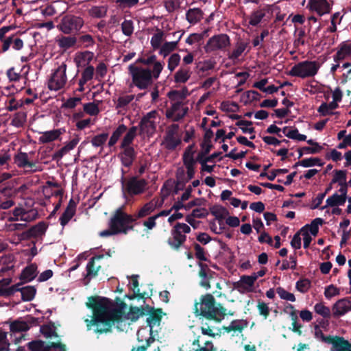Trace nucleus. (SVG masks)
Here are the masks:
<instances>
[{"mask_svg": "<svg viewBox=\"0 0 351 351\" xmlns=\"http://www.w3.org/2000/svg\"><path fill=\"white\" fill-rule=\"evenodd\" d=\"M116 304L119 308H112V302L106 298L90 296L86 305L92 309L93 315L90 320L86 319L88 330L95 326L94 332L98 334L107 333L112 331L114 323L122 322L123 311L126 304L120 298H116Z\"/></svg>", "mask_w": 351, "mask_h": 351, "instance_id": "nucleus-1", "label": "nucleus"}, {"mask_svg": "<svg viewBox=\"0 0 351 351\" xmlns=\"http://www.w3.org/2000/svg\"><path fill=\"white\" fill-rule=\"evenodd\" d=\"M194 313L208 320L221 322L226 315V309L220 303H217L210 293L203 295L199 301L195 303Z\"/></svg>", "mask_w": 351, "mask_h": 351, "instance_id": "nucleus-2", "label": "nucleus"}, {"mask_svg": "<svg viewBox=\"0 0 351 351\" xmlns=\"http://www.w3.org/2000/svg\"><path fill=\"white\" fill-rule=\"evenodd\" d=\"M137 126L131 127L123 138L120 149L121 152L118 154L121 165L125 167H130L136 158V152L132 146L135 137L137 135Z\"/></svg>", "mask_w": 351, "mask_h": 351, "instance_id": "nucleus-3", "label": "nucleus"}, {"mask_svg": "<svg viewBox=\"0 0 351 351\" xmlns=\"http://www.w3.org/2000/svg\"><path fill=\"white\" fill-rule=\"evenodd\" d=\"M132 83L140 90L147 89L153 83L152 70L149 68L137 66L134 64L128 66Z\"/></svg>", "mask_w": 351, "mask_h": 351, "instance_id": "nucleus-4", "label": "nucleus"}, {"mask_svg": "<svg viewBox=\"0 0 351 351\" xmlns=\"http://www.w3.org/2000/svg\"><path fill=\"white\" fill-rule=\"evenodd\" d=\"M84 25L83 18L73 14H66L63 16L58 24L57 28L64 34H75Z\"/></svg>", "mask_w": 351, "mask_h": 351, "instance_id": "nucleus-5", "label": "nucleus"}, {"mask_svg": "<svg viewBox=\"0 0 351 351\" xmlns=\"http://www.w3.org/2000/svg\"><path fill=\"white\" fill-rule=\"evenodd\" d=\"M124 174L125 171L122 169V177L121 178L122 189L130 196L141 195L146 191L148 182L145 179H139L138 176H132L126 181Z\"/></svg>", "mask_w": 351, "mask_h": 351, "instance_id": "nucleus-6", "label": "nucleus"}, {"mask_svg": "<svg viewBox=\"0 0 351 351\" xmlns=\"http://www.w3.org/2000/svg\"><path fill=\"white\" fill-rule=\"evenodd\" d=\"M319 69V64L317 61L305 60L295 64L288 72V75L306 78L315 75Z\"/></svg>", "mask_w": 351, "mask_h": 351, "instance_id": "nucleus-7", "label": "nucleus"}, {"mask_svg": "<svg viewBox=\"0 0 351 351\" xmlns=\"http://www.w3.org/2000/svg\"><path fill=\"white\" fill-rule=\"evenodd\" d=\"M136 221V218L123 211V206L117 208L112 214L110 221L109 226H112L115 232L121 234V228H124L126 223H132Z\"/></svg>", "mask_w": 351, "mask_h": 351, "instance_id": "nucleus-8", "label": "nucleus"}, {"mask_svg": "<svg viewBox=\"0 0 351 351\" xmlns=\"http://www.w3.org/2000/svg\"><path fill=\"white\" fill-rule=\"evenodd\" d=\"M66 65L62 63L52 73L48 82V88L51 90H59L66 84Z\"/></svg>", "mask_w": 351, "mask_h": 351, "instance_id": "nucleus-9", "label": "nucleus"}, {"mask_svg": "<svg viewBox=\"0 0 351 351\" xmlns=\"http://www.w3.org/2000/svg\"><path fill=\"white\" fill-rule=\"evenodd\" d=\"M230 45L229 36L225 34H219L210 38L204 46L206 53H211L218 50H224Z\"/></svg>", "mask_w": 351, "mask_h": 351, "instance_id": "nucleus-10", "label": "nucleus"}, {"mask_svg": "<svg viewBox=\"0 0 351 351\" xmlns=\"http://www.w3.org/2000/svg\"><path fill=\"white\" fill-rule=\"evenodd\" d=\"M38 324V318L28 315L25 316L23 319H18L12 322L10 325V329L13 333L26 332L29 330L32 326H35Z\"/></svg>", "mask_w": 351, "mask_h": 351, "instance_id": "nucleus-11", "label": "nucleus"}, {"mask_svg": "<svg viewBox=\"0 0 351 351\" xmlns=\"http://www.w3.org/2000/svg\"><path fill=\"white\" fill-rule=\"evenodd\" d=\"M48 224L45 221H40L37 224L32 226L28 230L23 231L18 234V241L16 243L22 241L29 240L32 238H37L45 235Z\"/></svg>", "mask_w": 351, "mask_h": 351, "instance_id": "nucleus-12", "label": "nucleus"}, {"mask_svg": "<svg viewBox=\"0 0 351 351\" xmlns=\"http://www.w3.org/2000/svg\"><path fill=\"white\" fill-rule=\"evenodd\" d=\"M146 314L149 315L146 319L147 326L150 328L149 332L153 334V328L156 325H160L162 318V308H154L149 305L145 306Z\"/></svg>", "mask_w": 351, "mask_h": 351, "instance_id": "nucleus-13", "label": "nucleus"}, {"mask_svg": "<svg viewBox=\"0 0 351 351\" xmlns=\"http://www.w3.org/2000/svg\"><path fill=\"white\" fill-rule=\"evenodd\" d=\"M306 8L322 16L330 12L332 5L327 0H309Z\"/></svg>", "mask_w": 351, "mask_h": 351, "instance_id": "nucleus-14", "label": "nucleus"}, {"mask_svg": "<svg viewBox=\"0 0 351 351\" xmlns=\"http://www.w3.org/2000/svg\"><path fill=\"white\" fill-rule=\"evenodd\" d=\"M182 105V101H175L169 108L166 110V117L174 122H178L182 119L188 112V108H182V112H178Z\"/></svg>", "mask_w": 351, "mask_h": 351, "instance_id": "nucleus-15", "label": "nucleus"}, {"mask_svg": "<svg viewBox=\"0 0 351 351\" xmlns=\"http://www.w3.org/2000/svg\"><path fill=\"white\" fill-rule=\"evenodd\" d=\"M269 12L267 5L259 7L257 10H253L249 16V25L256 27L261 22L267 21V14Z\"/></svg>", "mask_w": 351, "mask_h": 351, "instance_id": "nucleus-16", "label": "nucleus"}, {"mask_svg": "<svg viewBox=\"0 0 351 351\" xmlns=\"http://www.w3.org/2000/svg\"><path fill=\"white\" fill-rule=\"evenodd\" d=\"M327 344L331 345L330 351H351V343L343 337L332 335Z\"/></svg>", "mask_w": 351, "mask_h": 351, "instance_id": "nucleus-17", "label": "nucleus"}, {"mask_svg": "<svg viewBox=\"0 0 351 351\" xmlns=\"http://www.w3.org/2000/svg\"><path fill=\"white\" fill-rule=\"evenodd\" d=\"M332 310L334 317L343 316L351 311V302L347 298L340 299L332 305Z\"/></svg>", "mask_w": 351, "mask_h": 351, "instance_id": "nucleus-18", "label": "nucleus"}, {"mask_svg": "<svg viewBox=\"0 0 351 351\" xmlns=\"http://www.w3.org/2000/svg\"><path fill=\"white\" fill-rule=\"evenodd\" d=\"M171 237L167 240L168 245L171 249L174 250H178L181 246L185 243L186 240V236L183 234H180L176 229L173 228L171 230Z\"/></svg>", "mask_w": 351, "mask_h": 351, "instance_id": "nucleus-19", "label": "nucleus"}, {"mask_svg": "<svg viewBox=\"0 0 351 351\" xmlns=\"http://www.w3.org/2000/svg\"><path fill=\"white\" fill-rule=\"evenodd\" d=\"M22 282H18L14 285V287L16 289V292H21V300L24 302L32 301L36 293V289L34 286L21 287Z\"/></svg>", "mask_w": 351, "mask_h": 351, "instance_id": "nucleus-20", "label": "nucleus"}, {"mask_svg": "<svg viewBox=\"0 0 351 351\" xmlns=\"http://www.w3.org/2000/svg\"><path fill=\"white\" fill-rule=\"evenodd\" d=\"M349 57H351V42H342L337 47V51L334 56V61L339 62Z\"/></svg>", "mask_w": 351, "mask_h": 351, "instance_id": "nucleus-21", "label": "nucleus"}, {"mask_svg": "<svg viewBox=\"0 0 351 351\" xmlns=\"http://www.w3.org/2000/svg\"><path fill=\"white\" fill-rule=\"evenodd\" d=\"M76 212V203L71 198L69 204L65 208L64 213L62 214L61 217L59 219L60 223L62 227H64L69 221L72 219V217L75 215Z\"/></svg>", "mask_w": 351, "mask_h": 351, "instance_id": "nucleus-22", "label": "nucleus"}, {"mask_svg": "<svg viewBox=\"0 0 351 351\" xmlns=\"http://www.w3.org/2000/svg\"><path fill=\"white\" fill-rule=\"evenodd\" d=\"M37 265L32 263L26 266L21 271L20 275V280H23L25 282H29L33 280L37 276Z\"/></svg>", "mask_w": 351, "mask_h": 351, "instance_id": "nucleus-23", "label": "nucleus"}, {"mask_svg": "<svg viewBox=\"0 0 351 351\" xmlns=\"http://www.w3.org/2000/svg\"><path fill=\"white\" fill-rule=\"evenodd\" d=\"M56 43L60 48L64 50L77 46V40L75 36H59L57 37Z\"/></svg>", "mask_w": 351, "mask_h": 351, "instance_id": "nucleus-24", "label": "nucleus"}, {"mask_svg": "<svg viewBox=\"0 0 351 351\" xmlns=\"http://www.w3.org/2000/svg\"><path fill=\"white\" fill-rule=\"evenodd\" d=\"M210 152V146H207L204 150H202L198 153L197 156V162H215V158L219 157L221 152H214L212 154L207 156Z\"/></svg>", "mask_w": 351, "mask_h": 351, "instance_id": "nucleus-25", "label": "nucleus"}, {"mask_svg": "<svg viewBox=\"0 0 351 351\" xmlns=\"http://www.w3.org/2000/svg\"><path fill=\"white\" fill-rule=\"evenodd\" d=\"M210 213L215 217V219L218 220L220 226L223 225V220L226 215H229L228 210L220 206L214 205L210 208Z\"/></svg>", "mask_w": 351, "mask_h": 351, "instance_id": "nucleus-26", "label": "nucleus"}, {"mask_svg": "<svg viewBox=\"0 0 351 351\" xmlns=\"http://www.w3.org/2000/svg\"><path fill=\"white\" fill-rule=\"evenodd\" d=\"M191 74L189 68L181 66L174 74V82L178 84H184L191 77Z\"/></svg>", "mask_w": 351, "mask_h": 351, "instance_id": "nucleus-27", "label": "nucleus"}, {"mask_svg": "<svg viewBox=\"0 0 351 351\" xmlns=\"http://www.w3.org/2000/svg\"><path fill=\"white\" fill-rule=\"evenodd\" d=\"M76 40L77 47L80 48H88L93 47L95 43L93 37L88 34L78 35Z\"/></svg>", "mask_w": 351, "mask_h": 351, "instance_id": "nucleus-28", "label": "nucleus"}, {"mask_svg": "<svg viewBox=\"0 0 351 351\" xmlns=\"http://www.w3.org/2000/svg\"><path fill=\"white\" fill-rule=\"evenodd\" d=\"M128 128L126 125H125L124 124H121L119 125L114 130V132H112L110 139H109V141H108V145L111 147H113L117 143V141L119 140V138H121V136L124 134V133H127L128 132Z\"/></svg>", "mask_w": 351, "mask_h": 351, "instance_id": "nucleus-29", "label": "nucleus"}, {"mask_svg": "<svg viewBox=\"0 0 351 351\" xmlns=\"http://www.w3.org/2000/svg\"><path fill=\"white\" fill-rule=\"evenodd\" d=\"M346 198L342 195H338L337 193L328 197L326 201V205L322 207L321 209L324 210L326 207H335L338 206H343L346 203Z\"/></svg>", "mask_w": 351, "mask_h": 351, "instance_id": "nucleus-30", "label": "nucleus"}, {"mask_svg": "<svg viewBox=\"0 0 351 351\" xmlns=\"http://www.w3.org/2000/svg\"><path fill=\"white\" fill-rule=\"evenodd\" d=\"M324 221L322 218H315L311 224H306L300 229V232H311L313 236H316L319 232V226L322 225Z\"/></svg>", "mask_w": 351, "mask_h": 351, "instance_id": "nucleus-31", "label": "nucleus"}, {"mask_svg": "<svg viewBox=\"0 0 351 351\" xmlns=\"http://www.w3.org/2000/svg\"><path fill=\"white\" fill-rule=\"evenodd\" d=\"M182 35L183 34H181L176 41L165 42L160 48V55L165 58L173 51L177 48L178 41L181 39Z\"/></svg>", "mask_w": 351, "mask_h": 351, "instance_id": "nucleus-32", "label": "nucleus"}, {"mask_svg": "<svg viewBox=\"0 0 351 351\" xmlns=\"http://www.w3.org/2000/svg\"><path fill=\"white\" fill-rule=\"evenodd\" d=\"M203 12L199 8H191L186 12V17L189 23L195 24L203 18Z\"/></svg>", "mask_w": 351, "mask_h": 351, "instance_id": "nucleus-33", "label": "nucleus"}, {"mask_svg": "<svg viewBox=\"0 0 351 351\" xmlns=\"http://www.w3.org/2000/svg\"><path fill=\"white\" fill-rule=\"evenodd\" d=\"M104 255H97L93 257H92L90 261H88L87 265H86V271H87V276H91L95 277L97 275L98 271L99 270L101 266H95V261L96 260H100L104 258Z\"/></svg>", "mask_w": 351, "mask_h": 351, "instance_id": "nucleus-34", "label": "nucleus"}, {"mask_svg": "<svg viewBox=\"0 0 351 351\" xmlns=\"http://www.w3.org/2000/svg\"><path fill=\"white\" fill-rule=\"evenodd\" d=\"M140 130L142 133H154L156 130V123L154 121L141 119L139 123Z\"/></svg>", "mask_w": 351, "mask_h": 351, "instance_id": "nucleus-35", "label": "nucleus"}, {"mask_svg": "<svg viewBox=\"0 0 351 351\" xmlns=\"http://www.w3.org/2000/svg\"><path fill=\"white\" fill-rule=\"evenodd\" d=\"M60 134L61 132L59 130L47 131L43 133L41 136H40L39 141L42 143H47L58 139Z\"/></svg>", "mask_w": 351, "mask_h": 351, "instance_id": "nucleus-36", "label": "nucleus"}, {"mask_svg": "<svg viewBox=\"0 0 351 351\" xmlns=\"http://www.w3.org/2000/svg\"><path fill=\"white\" fill-rule=\"evenodd\" d=\"M146 314V308L143 307L130 306L128 318L132 322H136L141 316Z\"/></svg>", "mask_w": 351, "mask_h": 351, "instance_id": "nucleus-37", "label": "nucleus"}, {"mask_svg": "<svg viewBox=\"0 0 351 351\" xmlns=\"http://www.w3.org/2000/svg\"><path fill=\"white\" fill-rule=\"evenodd\" d=\"M55 330V324L51 321L40 327V332L46 338H50L53 336L58 337V335Z\"/></svg>", "mask_w": 351, "mask_h": 351, "instance_id": "nucleus-38", "label": "nucleus"}, {"mask_svg": "<svg viewBox=\"0 0 351 351\" xmlns=\"http://www.w3.org/2000/svg\"><path fill=\"white\" fill-rule=\"evenodd\" d=\"M181 139L176 136H164L163 143L168 150H174L181 144Z\"/></svg>", "mask_w": 351, "mask_h": 351, "instance_id": "nucleus-39", "label": "nucleus"}, {"mask_svg": "<svg viewBox=\"0 0 351 351\" xmlns=\"http://www.w3.org/2000/svg\"><path fill=\"white\" fill-rule=\"evenodd\" d=\"M154 210H155V206L152 202H150L145 204L139 210V211L136 214L134 215L133 216L136 218V220L137 219L143 218V217H146L147 215H149Z\"/></svg>", "mask_w": 351, "mask_h": 351, "instance_id": "nucleus-40", "label": "nucleus"}, {"mask_svg": "<svg viewBox=\"0 0 351 351\" xmlns=\"http://www.w3.org/2000/svg\"><path fill=\"white\" fill-rule=\"evenodd\" d=\"M108 12V6H93L89 10V14L94 18H103L104 17Z\"/></svg>", "mask_w": 351, "mask_h": 351, "instance_id": "nucleus-41", "label": "nucleus"}, {"mask_svg": "<svg viewBox=\"0 0 351 351\" xmlns=\"http://www.w3.org/2000/svg\"><path fill=\"white\" fill-rule=\"evenodd\" d=\"M247 43L240 42L237 43L236 49L232 51L231 53L228 54V58L232 60H235L244 52L247 48Z\"/></svg>", "mask_w": 351, "mask_h": 351, "instance_id": "nucleus-42", "label": "nucleus"}, {"mask_svg": "<svg viewBox=\"0 0 351 351\" xmlns=\"http://www.w3.org/2000/svg\"><path fill=\"white\" fill-rule=\"evenodd\" d=\"M256 280V277L253 274L251 276L243 275L241 277V279L239 282L234 283V287L239 289V287H243V285H245L248 287H252L254 285Z\"/></svg>", "mask_w": 351, "mask_h": 351, "instance_id": "nucleus-43", "label": "nucleus"}, {"mask_svg": "<svg viewBox=\"0 0 351 351\" xmlns=\"http://www.w3.org/2000/svg\"><path fill=\"white\" fill-rule=\"evenodd\" d=\"M314 311L325 319H330L331 317L330 309L322 302L317 303L314 306Z\"/></svg>", "mask_w": 351, "mask_h": 351, "instance_id": "nucleus-44", "label": "nucleus"}, {"mask_svg": "<svg viewBox=\"0 0 351 351\" xmlns=\"http://www.w3.org/2000/svg\"><path fill=\"white\" fill-rule=\"evenodd\" d=\"M134 99V95L120 96L115 101L116 109H124Z\"/></svg>", "mask_w": 351, "mask_h": 351, "instance_id": "nucleus-45", "label": "nucleus"}, {"mask_svg": "<svg viewBox=\"0 0 351 351\" xmlns=\"http://www.w3.org/2000/svg\"><path fill=\"white\" fill-rule=\"evenodd\" d=\"M343 15L340 16V12L334 13L330 18L331 25L328 28V32L334 33L337 30V24H340Z\"/></svg>", "mask_w": 351, "mask_h": 351, "instance_id": "nucleus-46", "label": "nucleus"}, {"mask_svg": "<svg viewBox=\"0 0 351 351\" xmlns=\"http://www.w3.org/2000/svg\"><path fill=\"white\" fill-rule=\"evenodd\" d=\"M311 286V282L308 278H302L297 281L295 289L300 293H306Z\"/></svg>", "mask_w": 351, "mask_h": 351, "instance_id": "nucleus-47", "label": "nucleus"}, {"mask_svg": "<svg viewBox=\"0 0 351 351\" xmlns=\"http://www.w3.org/2000/svg\"><path fill=\"white\" fill-rule=\"evenodd\" d=\"M332 335H325L321 328H319V325L314 326V337L318 341L327 344L330 341V338Z\"/></svg>", "mask_w": 351, "mask_h": 351, "instance_id": "nucleus-48", "label": "nucleus"}, {"mask_svg": "<svg viewBox=\"0 0 351 351\" xmlns=\"http://www.w3.org/2000/svg\"><path fill=\"white\" fill-rule=\"evenodd\" d=\"M108 138V133L104 132L93 136L90 142L93 147H101L106 142Z\"/></svg>", "mask_w": 351, "mask_h": 351, "instance_id": "nucleus-49", "label": "nucleus"}, {"mask_svg": "<svg viewBox=\"0 0 351 351\" xmlns=\"http://www.w3.org/2000/svg\"><path fill=\"white\" fill-rule=\"evenodd\" d=\"M276 292L282 300L290 302H295L296 300L293 293L287 291L283 287H277L276 289Z\"/></svg>", "mask_w": 351, "mask_h": 351, "instance_id": "nucleus-50", "label": "nucleus"}, {"mask_svg": "<svg viewBox=\"0 0 351 351\" xmlns=\"http://www.w3.org/2000/svg\"><path fill=\"white\" fill-rule=\"evenodd\" d=\"M300 163H301L302 167H311L315 165L322 167L324 164L319 158H304L300 160Z\"/></svg>", "mask_w": 351, "mask_h": 351, "instance_id": "nucleus-51", "label": "nucleus"}, {"mask_svg": "<svg viewBox=\"0 0 351 351\" xmlns=\"http://www.w3.org/2000/svg\"><path fill=\"white\" fill-rule=\"evenodd\" d=\"M213 136V132L211 129H207L204 135L203 142L201 143L200 146L202 150H204L207 147V146H210V150L213 149V145L211 143V138Z\"/></svg>", "mask_w": 351, "mask_h": 351, "instance_id": "nucleus-52", "label": "nucleus"}, {"mask_svg": "<svg viewBox=\"0 0 351 351\" xmlns=\"http://www.w3.org/2000/svg\"><path fill=\"white\" fill-rule=\"evenodd\" d=\"M28 160V155L25 152H19L14 156V161L20 168L27 167Z\"/></svg>", "mask_w": 351, "mask_h": 351, "instance_id": "nucleus-53", "label": "nucleus"}, {"mask_svg": "<svg viewBox=\"0 0 351 351\" xmlns=\"http://www.w3.org/2000/svg\"><path fill=\"white\" fill-rule=\"evenodd\" d=\"M164 33L162 31H159L154 34L151 39V45L154 50L160 48L161 43L163 40Z\"/></svg>", "mask_w": 351, "mask_h": 351, "instance_id": "nucleus-54", "label": "nucleus"}, {"mask_svg": "<svg viewBox=\"0 0 351 351\" xmlns=\"http://www.w3.org/2000/svg\"><path fill=\"white\" fill-rule=\"evenodd\" d=\"M193 247L195 251V256L199 262L208 261L204 249L199 243H194Z\"/></svg>", "mask_w": 351, "mask_h": 351, "instance_id": "nucleus-55", "label": "nucleus"}, {"mask_svg": "<svg viewBox=\"0 0 351 351\" xmlns=\"http://www.w3.org/2000/svg\"><path fill=\"white\" fill-rule=\"evenodd\" d=\"M180 62V56L177 53H173L168 60V69L172 72L179 65Z\"/></svg>", "mask_w": 351, "mask_h": 351, "instance_id": "nucleus-56", "label": "nucleus"}, {"mask_svg": "<svg viewBox=\"0 0 351 351\" xmlns=\"http://www.w3.org/2000/svg\"><path fill=\"white\" fill-rule=\"evenodd\" d=\"M335 175L331 180V184L343 183L346 182V171L343 170H335Z\"/></svg>", "mask_w": 351, "mask_h": 351, "instance_id": "nucleus-57", "label": "nucleus"}, {"mask_svg": "<svg viewBox=\"0 0 351 351\" xmlns=\"http://www.w3.org/2000/svg\"><path fill=\"white\" fill-rule=\"evenodd\" d=\"M84 110L86 113L91 115H97L99 112L98 105L94 102H90L84 105Z\"/></svg>", "mask_w": 351, "mask_h": 351, "instance_id": "nucleus-58", "label": "nucleus"}, {"mask_svg": "<svg viewBox=\"0 0 351 351\" xmlns=\"http://www.w3.org/2000/svg\"><path fill=\"white\" fill-rule=\"evenodd\" d=\"M114 2L121 10L130 8L138 3V0H115Z\"/></svg>", "mask_w": 351, "mask_h": 351, "instance_id": "nucleus-59", "label": "nucleus"}, {"mask_svg": "<svg viewBox=\"0 0 351 351\" xmlns=\"http://www.w3.org/2000/svg\"><path fill=\"white\" fill-rule=\"evenodd\" d=\"M121 30L124 35L130 36L134 31L133 22L131 20H125L121 23Z\"/></svg>", "mask_w": 351, "mask_h": 351, "instance_id": "nucleus-60", "label": "nucleus"}, {"mask_svg": "<svg viewBox=\"0 0 351 351\" xmlns=\"http://www.w3.org/2000/svg\"><path fill=\"white\" fill-rule=\"evenodd\" d=\"M207 33V31H204L202 34L193 33L191 34L186 39V43L189 45H193L195 43H199L203 40L204 36Z\"/></svg>", "mask_w": 351, "mask_h": 351, "instance_id": "nucleus-61", "label": "nucleus"}, {"mask_svg": "<svg viewBox=\"0 0 351 351\" xmlns=\"http://www.w3.org/2000/svg\"><path fill=\"white\" fill-rule=\"evenodd\" d=\"M257 308L259 314L263 316L264 319H266L269 317L270 310L268 305L265 302L258 300L257 304Z\"/></svg>", "mask_w": 351, "mask_h": 351, "instance_id": "nucleus-62", "label": "nucleus"}, {"mask_svg": "<svg viewBox=\"0 0 351 351\" xmlns=\"http://www.w3.org/2000/svg\"><path fill=\"white\" fill-rule=\"evenodd\" d=\"M221 108L225 112H234L239 110V105L234 101H223L221 104Z\"/></svg>", "mask_w": 351, "mask_h": 351, "instance_id": "nucleus-63", "label": "nucleus"}, {"mask_svg": "<svg viewBox=\"0 0 351 351\" xmlns=\"http://www.w3.org/2000/svg\"><path fill=\"white\" fill-rule=\"evenodd\" d=\"M95 68L92 65H88L82 73L81 78L88 82L93 78Z\"/></svg>", "mask_w": 351, "mask_h": 351, "instance_id": "nucleus-64", "label": "nucleus"}]
</instances>
